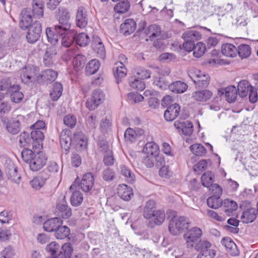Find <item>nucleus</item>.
<instances>
[{
  "label": "nucleus",
  "instance_id": "23",
  "mask_svg": "<svg viewBox=\"0 0 258 258\" xmlns=\"http://www.w3.org/2000/svg\"><path fill=\"white\" fill-rule=\"evenodd\" d=\"M136 28V23L132 19H126L125 22L120 25V31L125 36L133 33Z\"/></svg>",
  "mask_w": 258,
  "mask_h": 258
},
{
  "label": "nucleus",
  "instance_id": "12",
  "mask_svg": "<svg viewBox=\"0 0 258 258\" xmlns=\"http://www.w3.org/2000/svg\"><path fill=\"white\" fill-rule=\"evenodd\" d=\"M6 173L8 178L12 181L18 183L21 179V176L18 173L17 166L12 162L7 163L6 166Z\"/></svg>",
  "mask_w": 258,
  "mask_h": 258
},
{
  "label": "nucleus",
  "instance_id": "31",
  "mask_svg": "<svg viewBox=\"0 0 258 258\" xmlns=\"http://www.w3.org/2000/svg\"><path fill=\"white\" fill-rule=\"evenodd\" d=\"M75 186V184H73L70 187V190L73 192L70 201L72 206L78 207L82 203L83 196L81 192L80 191L73 190Z\"/></svg>",
  "mask_w": 258,
  "mask_h": 258
},
{
  "label": "nucleus",
  "instance_id": "49",
  "mask_svg": "<svg viewBox=\"0 0 258 258\" xmlns=\"http://www.w3.org/2000/svg\"><path fill=\"white\" fill-rule=\"evenodd\" d=\"M190 150L196 156H203L207 153V150L204 146L200 144H195L190 146Z\"/></svg>",
  "mask_w": 258,
  "mask_h": 258
},
{
  "label": "nucleus",
  "instance_id": "50",
  "mask_svg": "<svg viewBox=\"0 0 258 258\" xmlns=\"http://www.w3.org/2000/svg\"><path fill=\"white\" fill-rule=\"evenodd\" d=\"M102 177L105 181H113L116 178L115 172L113 169L107 167L102 171Z\"/></svg>",
  "mask_w": 258,
  "mask_h": 258
},
{
  "label": "nucleus",
  "instance_id": "62",
  "mask_svg": "<svg viewBox=\"0 0 258 258\" xmlns=\"http://www.w3.org/2000/svg\"><path fill=\"white\" fill-rule=\"evenodd\" d=\"M46 179L41 176H38L33 178L31 181L32 186L36 189H39L45 183Z\"/></svg>",
  "mask_w": 258,
  "mask_h": 258
},
{
  "label": "nucleus",
  "instance_id": "58",
  "mask_svg": "<svg viewBox=\"0 0 258 258\" xmlns=\"http://www.w3.org/2000/svg\"><path fill=\"white\" fill-rule=\"evenodd\" d=\"M214 175L211 172H207L203 174L201 177V181L203 186L209 187L213 182Z\"/></svg>",
  "mask_w": 258,
  "mask_h": 258
},
{
  "label": "nucleus",
  "instance_id": "10",
  "mask_svg": "<svg viewBox=\"0 0 258 258\" xmlns=\"http://www.w3.org/2000/svg\"><path fill=\"white\" fill-rule=\"evenodd\" d=\"M218 94L220 96L224 95L226 100L229 103H232L235 101L237 97V90L235 87L230 86L225 88L219 89Z\"/></svg>",
  "mask_w": 258,
  "mask_h": 258
},
{
  "label": "nucleus",
  "instance_id": "5",
  "mask_svg": "<svg viewBox=\"0 0 258 258\" xmlns=\"http://www.w3.org/2000/svg\"><path fill=\"white\" fill-rule=\"evenodd\" d=\"M202 235V230L197 227H194L187 230L183 235L187 247L194 246L195 244L199 240Z\"/></svg>",
  "mask_w": 258,
  "mask_h": 258
},
{
  "label": "nucleus",
  "instance_id": "42",
  "mask_svg": "<svg viewBox=\"0 0 258 258\" xmlns=\"http://www.w3.org/2000/svg\"><path fill=\"white\" fill-rule=\"evenodd\" d=\"M208 206L212 209H218L223 204L220 196L213 195L209 197L207 200Z\"/></svg>",
  "mask_w": 258,
  "mask_h": 258
},
{
  "label": "nucleus",
  "instance_id": "48",
  "mask_svg": "<svg viewBox=\"0 0 258 258\" xmlns=\"http://www.w3.org/2000/svg\"><path fill=\"white\" fill-rule=\"evenodd\" d=\"M65 35L62 37L61 36V44L65 47H70L73 43L75 40V35L73 33H69L68 31L64 34Z\"/></svg>",
  "mask_w": 258,
  "mask_h": 258
},
{
  "label": "nucleus",
  "instance_id": "35",
  "mask_svg": "<svg viewBox=\"0 0 258 258\" xmlns=\"http://www.w3.org/2000/svg\"><path fill=\"white\" fill-rule=\"evenodd\" d=\"M182 37L184 41H190L195 42V41L201 39L202 34L198 31L189 30L182 34Z\"/></svg>",
  "mask_w": 258,
  "mask_h": 258
},
{
  "label": "nucleus",
  "instance_id": "57",
  "mask_svg": "<svg viewBox=\"0 0 258 258\" xmlns=\"http://www.w3.org/2000/svg\"><path fill=\"white\" fill-rule=\"evenodd\" d=\"M206 50L205 44L202 42H199L194 46L193 55L195 57L199 58L205 53Z\"/></svg>",
  "mask_w": 258,
  "mask_h": 258
},
{
  "label": "nucleus",
  "instance_id": "27",
  "mask_svg": "<svg viewBox=\"0 0 258 258\" xmlns=\"http://www.w3.org/2000/svg\"><path fill=\"white\" fill-rule=\"evenodd\" d=\"M117 195L123 200L128 201L133 196L132 189L126 184H120L117 188Z\"/></svg>",
  "mask_w": 258,
  "mask_h": 258
},
{
  "label": "nucleus",
  "instance_id": "22",
  "mask_svg": "<svg viewBox=\"0 0 258 258\" xmlns=\"http://www.w3.org/2000/svg\"><path fill=\"white\" fill-rule=\"evenodd\" d=\"M94 178L92 173L89 172L85 174L80 183L81 189L84 192L90 191L94 185Z\"/></svg>",
  "mask_w": 258,
  "mask_h": 258
},
{
  "label": "nucleus",
  "instance_id": "64",
  "mask_svg": "<svg viewBox=\"0 0 258 258\" xmlns=\"http://www.w3.org/2000/svg\"><path fill=\"white\" fill-rule=\"evenodd\" d=\"M63 120L64 124L71 128L74 127L77 123L76 117L73 114L65 116Z\"/></svg>",
  "mask_w": 258,
  "mask_h": 258
},
{
  "label": "nucleus",
  "instance_id": "59",
  "mask_svg": "<svg viewBox=\"0 0 258 258\" xmlns=\"http://www.w3.org/2000/svg\"><path fill=\"white\" fill-rule=\"evenodd\" d=\"M161 33L160 28L156 24L150 26L148 28L147 34L150 39L156 38L160 36Z\"/></svg>",
  "mask_w": 258,
  "mask_h": 258
},
{
  "label": "nucleus",
  "instance_id": "20",
  "mask_svg": "<svg viewBox=\"0 0 258 258\" xmlns=\"http://www.w3.org/2000/svg\"><path fill=\"white\" fill-rule=\"evenodd\" d=\"M34 76L35 72L30 67H24L21 70L20 78L24 84L32 83L35 79Z\"/></svg>",
  "mask_w": 258,
  "mask_h": 258
},
{
  "label": "nucleus",
  "instance_id": "55",
  "mask_svg": "<svg viewBox=\"0 0 258 258\" xmlns=\"http://www.w3.org/2000/svg\"><path fill=\"white\" fill-rule=\"evenodd\" d=\"M237 49V53L242 58H247L251 54V48L248 45L245 44H241Z\"/></svg>",
  "mask_w": 258,
  "mask_h": 258
},
{
  "label": "nucleus",
  "instance_id": "21",
  "mask_svg": "<svg viewBox=\"0 0 258 258\" xmlns=\"http://www.w3.org/2000/svg\"><path fill=\"white\" fill-rule=\"evenodd\" d=\"M174 126L179 132H181L185 136H190L194 131L192 123L189 121L183 122L176 121L174 122Z\"/></svg>",
  "mask_w": 258,
  "mask_h": 258
},
{
  "label": "nucleus",
  "instance_id": "16",
  "mask_svg": "<svg viewBox=\"0 0 258 258\" xmlns=\"http://www.w3.org/2000/svg\"><path fill=\"white\" fill-rule=\"evenodd\" d=\"M63 221L58 217H55L47 220L43 223V229L45 231L51 232L55 231L62 224Z\"/></svg>",
  "mask_w": 258,
  "mask_h": 258
},
{
  "label": "nucleus",
  "instance_id": "46",
  "mask_svg": "<svg viewBox=\"0 0 258 258\" xmlns=\"http://www.w3.org/2000/svg\"><path fill=\"white\" fill-rule=\"evenodd\" d=\"M74 140L77 146L79 147L80 149H85L87 145V140L85 136L82 133H78L75 134Z\"/></svg>",
  "mask_w": 258,
  "mask_h": 258
},
{
  "label": "nucleus",
  "instance_id": "40",
  "mask_svg": "<svg viewBox=\"0 0 258 258\" xmlns=\"http://www.w3.org/2000/svg\"><path fill=\"white\" fill-rule=\"evenodd\" d=\"M73 252L71 244L69 243L62 245L61 250L57 253L56 258H70Z\"/></svg>",
  "mask_w": 258,
  "mask_h": 258
},
{
  "label": "nucleus",
  "instance_id": "61",
  "mask_svg": "<svg viewBox=\"0 0 258 258\" xmlns=\"http://www.w3.org/2000/svg\"><path fill=\"white\" fill-rule=\"evenodd\" d=\"M153 217L154 218V224L156 225H160L165 220V214L163 211L158 210L155 212Z\"/></svg>",
  "mask_w": 258,
  "mask_h": 258
},
{
  "label": "nucleus",
  "instance_id": "52",
  "mask_svg": "<svg viewBox=\"0 0 258 258\" xmlns=\"http://www.w3.org/2000/svg\"><path fill=\"white\" fill-rule=\"evenodd\" d=\"M130 86L138 91H142L145 88V84L141 79L131 78L129 80Z\"/></svg>",
  "mask_w": 258,
  "mask_h": 258
},
{
  "label": "nucleus",
  "instance_id": "53",
  "mask_svg": "<svg viewBox=\"0 0 258 258\" xmlns=\"http://www.w3.org/2000/svg\"><path fill=\"white\" fill-rule=\"evenodd\" d=\"M90 40L88 35L85 33H81L75 36L76 43L80 46H86Z\"/></svg>",
  "mask_w": 258,
  "mask_h": 258
},
{
  "label": "nucleus",
  "instance_id": "19",
  "mask_svg": "<svg viewBox=\"0 0 258 258\" xmlns=\"http://www.w3.org/2000/svg\"><path fill=\"white\" fill-rule=\"evenodd\" d=\"M20 89V85L16 84L11 86L9 90L11 94V100L15 103H20L24 98V94Z\"/></svg>",
  "mask_w": 258,
  "mask_h": 258
},
{
  "label": "nucleus",
  "instance_id": "3",
  "mask_svg": "<svg viewBox=\"0 0 258 258\" xmlns=\"http://www.w3.org/2000/svg\"><path fill=\"white\" fill-rule=\"evenodd\" d=\"M105 95L100 89H96L93 91L90 98L86 102V107L91 111L94 110L102 104L105 100Z\"/></svg>",
  "mask_w": 258,
  "mask_h": 258
},
{
  "label": "nucleus",
  "instance_id": "39",
  "mask_svg": "<svg viewBox=\"0 0 258 258\" xmlns=\"http://www.w3.org/2000/svg\"><path fill=\"white\" fill-rule=\"evenodd\" d=\"M223 206L225 208L224 211L227 216H231L233 212L235 211L238 207L237 203L229 199H225L223 202Z\"/></svg>",
  "mask_w": 258,
  "mask_h": 258
},
{
  "label": "nucleus",
  "instance_id": "36",
  "mask_svg": "<svg viewBox=\"0 0 258 258\" xmlns=\"http://www.w3.org/2000/svg\"><path fill=\"white\" fill-rule=\"evenodd\" d=\"M143 152L146 155L157 156L159 153L158 146L154 142H148L143 149Z\"/></svg>",
  "mask_w": 258,
  "mask_h": 258
},
{
  "label": "nucleus",
  "instance_id": "11",
  "mask_svg": "<svg viewBox=\"0 0 258 258\" xmlns=\"http://www.w3.org/2000/svg\"><path fill=\"white\" fill-rule=\"evenodd\" d=\"M88 21V16L87 10L83 7H79L76 14V24L80 28H85Z\"/></svg>",
  "mask_w": 258,
  "mask_h": 258
},
{
  "label": "nucleus",
  "instance_id": "30",
  "mask_svg": "<svg viewBox=\"0 0 258 258\" xmlns=\"http://www.w3.org/2000/svg\"><path fill=\"white\" fill-rule=\"evenodd\" d=\"M156 202L153 200H149L146 203L143 210V216L145 218L150 219L157 211L155 210Z\"/></svg>",
  "mask_w": 258,
  "mask_h": 258
},
{
  "label": "nucleus",
  "instance_id": "32",
  "mask_svg": "<svg viewBox=\"0 0 258 258\" xmlns=\"http://www.w3.org/2000/svg\"><path fill=\"white\" fill-rule=\"evenodd\" d=\"M187 88V85L180 81L173 82L169 86V89L171 91L178 94L184 93L186 91Z\"/></svg>",
  "mask_w": 258,
  "mask_h": 258
},
{
  "label": "nucleus",
  "instance_id": "56",
  "mask_svg": "<svg viewBox=\"0 0 258 258\" xmlns=\"http://www.w3.org/2000/svg\"><path fill=\"white\" fill-rule=\"evenodd\" d=\"M6 128L8 132L13 135L17 134L20 131V126L19 125V123L16 122L14 119L8 121Z\"/></svg>",
  "mask_w": 258,
  "mask_h": 258
},
{
  "label": "nucleus",
  "instance_id": "37",
  "mask_svg": "<svg viewBox=\"0 0 258 258\" xmlns=\"http://www.w3.org/2000/svg\"><path fill=\"white\" fill-rule=\"evenodd\" d=\"M252 86L246 80H242L240 81L238 85V90L239 95L243 98L246 97L250 90V88Z\"/></svg>",
  "mask_w": 258,
  "mask_h": 258
},
{
  "label": "nucleus",
  "instance_id": "8",
  "mask_svg": "<svg viewBox=\"0 0 258 258\" xmlns=\"http://www.w3.org/2000/svg\"><path fill=\"white\" fill-rule=\"evenodd\" d=\"M57 77V73L51 69H47L41 72L36 77L40 84H48L53 82Z\"/></svg>",
  "mask_w": 258,
  "mask_h": 258
},
{
  "label": "nucleus",
  "instance_id": "26",
  "mask_svg": "<svg viewBox=\"0 0 258 258\" xmlns=\"http://www.w3.org/2000/svg\"><path fill=\"white\" fill-rule=\"evenodd\" d=\"M258 216L256 209L251 208L244 210L241 216V220L244 223H252Z\"/></svg>",
  "mask_w": 258,
  "mask_h": 258
},
{
  "label": "nucleus",
  "instance_id": "1",
  "mask_svg": "<svg viewBox=\"0 0 258 258\" xmlns=\"http://www.w3.org/2000/svg\"><path fill=\"white\" fill-rule=\"evenodd\" d=\"M189 224L188 219L184 216L172 218L169 223V231L173 235H179L184 229H187Z\"/></svg>",
  "mask_w": 258,
  "mask_h": 258
},
{
  "label": "nucleus",
  "instance_id": "6",
  "mask_svg": "<svg viewBox=\"0 0 258 258\" xmlns=\"http://www.w3.org/2000/svg\"><path fill=\"white\" fill-rule=\"evenodd\" d=\"M42 31L41 23L37 21L28 27L26 34V39L29 43L33 44L37 42L40 37Z\"/></svg>",
  "mask_w": 258,
  "mask_h": 258
},
{
  "label": "nucleus",
  "instance_id": "41",
  "mask_svg": "<svg viewBox=\"0 0 258 258\" xmlns=\"http://www.w3.org/2000/svg\"><path fill=\"white\" fill-rule=\"evenodd\" d=\"M62 91V86L59 82H55L53 85L50 96L53 101H56L61 96Z\"/></svg>",
  "mask_w": 258,
  "mask_h": 258
},
{
  "label": "nucleus",
  "instance_id": "47",
  "mask_svg": "<svg viewBox=\"0 0 258 258\" xmlns=\"http://www.w3.org/2000/svg\"><path fill=\"white\" fill-rule=\"evenodd\" d=\"M130 8V2L128 1H123L115 5L114 10L116 13L123 14L127 12Z\"/></svg>",
  "mask_w": 258,
  "mask_h": 258
},
{
  "label": "nucleus",
  "instance_id": "25",
  "mask_svg": "<svg viewBox=\"0 0 258 258\" xmlns=\"http://www.w3.org/2000/svg\"><path fill=\"white\" fill-rule=\"evenodd\" d=\"M92 46L94 51L101 58H104L105 56V50L101 39L98 36L93 37Z\"/></svg>",
  "mask_w": 258,
  "mask_h": 258
},
{
  "label": "nucleus",
  "instance_id": "44",
  "mask_svg": "<svg viewBox=\"0 0 258 258\" xmlns=\"http://www.w3.org/2000/svg\"><path fill=\"white\" fill-rule=\"evenodd\" d=\"M70 234V229L67 226L60 225L55 232V236L57 239H63Z\"/></svg>",
  "mask_w": 258,
  "mask_h": 258
},
{
  "label": "nucleus",
  "instance_id": "13",
  "mask_svg": "<svg viewBox=\"0 0 258 258\" xmlns=\"http://www.w3.org/2000/svg\"><path fill=\"white\" fill-rule=\"evenodd\" d=\"M55 214L63 219H68L72 215V210L64 201L57 204Z\"/></svg>",
  "mask_w": 258,
  "mask_h": 258
},
{
  "label": "nucleus",
  "instance_id": "51",
  "mask_svg": "<svg viewBox=\"0 0 258 258\" xmlns=\"http://www.w3.org/2000/svg\"><path fill=\"white\" fill-rule=\"evenodd\" d=\"M86 61L85 56L82 54H77L74 58L73 63L75 69L79 71L84 66Z\"/></svg>",
  "mask_w": 258,
  "mask_h": 258
},
{
  "label": "nucleus",
  "instance_id": "33",
  "mask_svg": "<svg viewBox=\"0 0 258 258\" xmlns=\"http://www.w3.org/2000/svg\"><path fill=\"white\" fill-rule=\"evenodd\" d=\"M45 34L47 37L48 41L52 45H55L57 44L58 40L60 39L61 36L63 34L60 35L58 34L55 30H53L51 28L47 27L45 30Z\"/></svg>",
  "mask_w": 258,
  "mask_h": 258
},
{
  "label": "nucleus",
  "instance_id": "29",
  "mask_svg": "<svg viewBox=\"0 0 258 258\" xmlns=\"http://www.w3.org/2000/svg\"><path fill=\"white\" fill-rule=\"evenodd\" d=\"M212 92L208 90H203L194 92L192 94L193 99L199 102H205L209 100L212 96Z\"/></svg>",
  "mask_w": 258,
  "mask_h": 258
},
{
  "label": "nucleus",
  "instance_id": "28",
  "mask_svg": "<svg viewBox=\"0 0 258 258\" xmlns=\"http://www.w3.org/2000/svg\"><path fill=\"white\" fill-rule=\"evenodd\" d=\"M113 72L116 82L118 84L120 80L126 76L127 69L121 62H117L113 68Z\"/></svg>",
  "mask_w": 258,
  "mask_h": 258
},
{
  "label": "nucleus",
  "instance_id": "63",
  "mask_svg": "<svg viewBox=\"0 0 258 258\" xmlns=\"http://www.w3.org/2000/svg\"><path fill=\"white\" fill-rule=\"evenodd\" d=\"M154 83L160 89L165 90L169 88L170 84L167 82L163 77H156L154 80Z\"/></svg>",
  "mask_w": 258,
  "mask_h": 258
},
{
  "label": "nucleus",
  "instance_id": "18",
  "mask_svg": "<svg viewBox=\"0 0 258 258\" xmlns=\"http://www.w3.org/2000/svg\"><path fill=\"white\" fill-rule=\"evenodd\" d=\"M32 139V147L33 148L41 149L42 148V141L44 139V134L41 130H32L31 133Z\"/></svg>",
  "mask_w": 258,
  "mask_h": 258
},
{
  "label": "nucleus",
  "instance_id": "54",
  "mask_svg": "<svg viewBox=\"0 0 258 258\" xmlns=\"http://www.w3.org/2000/svg\"><path fill=\"white\" fill-rule=\"evenodd\" d=\"M139 137V134L133 128L128 127L124 133V137L126 142L133 143Z\"/></svg>",
  "mask_w": 258,
  "mask_h": 258
},
{
  "label": "nucleus",
  "instance_id": "60",
  "mask_svg": "<svg viewBox=\"0 0 258 258\" xmlns=\"http://www.w3.org/2000/svg\"><path fill=\"white\" fill-rule=\"evenodd\" d=\"M121 174L124 176L127 180L132 182L135 180V175L131 170L125 165L120 166Z\"/></svg>",
  "mask_w": 258,
  "mask_h": 258
},
{
  "label": "nucleus",
  "instance_id": "15",
  "mask_svg": "<svg viewBox=\"0 0 258 258\" xmlns=\"http://www.w3.org/2000/svg\"><path fill=\"white\" fill-rule=\"evenodd\" d=\"M31 10L33 19H40L43 16L44 3L43 0H33Z\"/></svg>",
  "mask_w": 258,
  "mask_h": 258
},
{
  "label": "nucleus",
  "instance_id": "24",
  "mask_svg": "<svg viewBox=\"0 0 258 258\" xmlns=\"http://www.w3.org/2000/svg\"><path fill=\"white\" fill-rule=\"evenodd\" d=\"M221 243L226 248L227 252L231 255H237L239 254L237 246L234 241L229 237H224Z\"/></svg>",
  "mask_w": 258,
  "mask_h": 258
},
{
  "label": "nucleus",
  "instance_id": "17",
  "mask_svg": "<svg viewBox=\"0 0 258 258\" xmlns=\"http://www.w3.org/2000/svg\"><path fill=\"white\" fill-rule=\"evenodd\" d=\"M71 132L70 130L65 129L62 130L60 135L59 140L61 148L66 152L69 151L71 145Z\"/></svg>",
  "mask_w": 258,
  "mask_h": 258
},
{
  "label": "nucleus",
  "instance_id": "34",
  "mask_svg": "<svg viewBox=\"0 0 258 258\" xmlns=\"http://www.w3.org/2000/svg\"><path fill=\"white\" fill-rule=\"evenodd\" d=\"M221 52L224 55L227 57H234L237 54V49L232 44L225 43L221 46Z\"/></svg>",
  "mask_w": 258,
  "mask_h": 258
},
{
  "label": "nucleus",
  "instance_id": "2",
  "mask_svg": "<svg viewBox=\"0 0 258 258\" xmlns=\"http://www.w3.org/2000/svg\"><path fill=\"white\" fill-rule=\"evenodd\" d=\"M59 24L55 26V30L58 34L62 35L68 31L71 27L69 22L70 14L67 9L62 8L59 9Z\"/></svg>",
  "mask_w": 258,
  "mask_h": 258
},
{
  "label": "nucleus",
  "instance_id": "4",
  "mask_svg": "<svg viewBox=\"0 0 258 258\" xmlns=\"http://www.w3.org/2000/svg\"><path fill=\"white\" fill-rule=\"evenodd\" d=\"M211 244L206 240H200L196 244L195 248L200 253L197 258H213L216 254V251L210 249Z\"/></svg>",
  "mask_w": 258,
  "mask_h": 258
},
{
  "label": "nucleus",
  "instance_id": "14",
  "mask_svg": "<svg viewBox=\"0 0 258 258\" xmlns=\"http://www.w3.org/2000/svg\"><path fill=\"white\" fill-rule=\"evenodd\" d=\"M180 106L177 103H173L167 107L165 110L164 116L167 121L174 120L179 114Z\"/></svg>",
  "mask_w": 258,
  "mask_h": 258
},
{
  "label": "nucleus",
  "instance_id": "38",
  "mask_svg": "<svg viewBox=\"0 0 258 258\" xmlns=\"http://www.w3.org/2000/svg\"><path fill=\"white\" fill-rule=\"evenodd\" d=\"M100 66V62L96 59H93L89 61L86 67V73L88 75H91L96 73Z\"/></svg>",
  "mask_w": 258,
  "mask_h": 258
},
{
  "label": "nucleus",
  "instance_id": "45",
  "mask_svg": "<svg viewBox=\"0 0 258 258\" xmlns=\"http://www.w3.org/2000/svg\"><path fill=\"white\" fill-rule=\"evenodd\" d=\"M32 144V139L29 133L23 132L19 136V144L21 147L27 148Z\"/></svg>",
  "mask_w": 258,
  "mask_h": 258
},
{
  "label": "nucleus",
  "instance_id": "7",
  "mask_svg": "<svg viewBox=\"0 0 258 258\" xmlns=\"http://www.w3.org/2000/svg\"><path fill=\"white\" fill-rule=\"evenodd\" d=\"M46 160L47 158L42 152H37L29 163L30 169L33 171L39 170L45 165Z\"/></svg>",
  "mask_w": 258,
  "mask_h": 258
},
{
  "label": "nucleus",
  "instance_id": "43",
  "mask_svg": "<svg viewBox=\"0 0 258 258\" xmlns=\"http://www.w3.org/2000/svg\"><path fill=\"white\" fill-rule=\"evenodd\" d=\"M210 82V77L208 75L205 74L202 72V74L199 75L197 80L195 81V84L197 87L206 88L207 87Z\"/></svg>",
  "mask_w": 258,
  "mask_h": 258
},
{
  "label": "nucleus",
  "instance_id": "9",
  "mask_svg": "<svg viewBox=\"0 0 258 258\" xmlns=\"http://www.w3.org/2000/svg\"><path fill=\"white\" fill-rule=\"evenodd\" d=\"M33 15L30 9H24L20 14L19 26L23 30L28 28L33 23Z\"/></svg>",
  "mask_w": 258,
  "mask_h": 258
}]
</instances>
